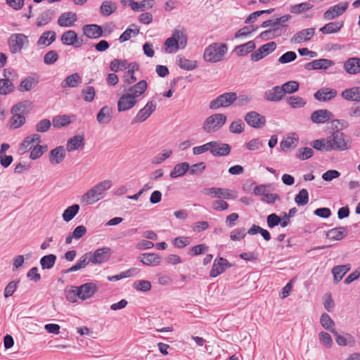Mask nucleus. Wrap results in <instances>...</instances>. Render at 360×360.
I'll return each instance as SVG.
<instances>
[{
    "label": "nucleus",
    "instance_id": "f257e3e1",
    "mask_svg": "<svg viewBox=\"0 0 360 360\" xmlns=\"http://www.w3.org/2000/svg\"><path fill=\"white\" fill-rule=\"evenodd\" d=\"M112 187V181L109 179L102 181L86 192L81 197V203L93 205L105 197V192Z\"/></svg>",
    "mask_w": 360,
    "mask_h": 360
},
{
    "label": "nucleus",
    "instance_id": "f03ea898",
    "mask_svg": "<svg viewBox=\"0 0 360 360\" xmlns=\"http://www.w3.org/2000/svg\"><path fill=\"white\" fill-rule=\"evenodd\" d=\"M327 150L342 151L352 147V139L342 131L336 130L326 137Z\"/></svg>",
    "mask_w": 360,
    "mask_h": 360
},
{
    "label": "nucleus",
    "instance_id": "7ed1b4c3",
    "mask_svg": "<svg viewBox=\"0 0 360 360\" xmlns=\"http://www.w3.org/2000/svg\"><path fill=\"white\" fill-rule=\"evenodd\" d=\"M187 44L186 36L183 30H175L171 37L165 41L166 51L174 53L179 49H184Z\"/></svg>",
    "mask_w": 360,
    "mask_h": 360
},
{
    "label": "nucleus",
    "instance_id": "20e7f679",
    "mask_svg": "<svg viewBox=\"0 0 360 360\" xmlns=\"http://www.w3.org/2000/svg\"><path fill=\"white\" fill-rule=\"evenodd\" d=\"M226 122V116L216 113L207 117L203 122L202 129L207 134L214 133L221 129Z\"/></svg>",
    "mask_w": 360,
    "mask_h": 360
},
{
    "label": "nucleus",
    "instance_id": "39448f33",
    "mask_svg": "<svg viewBox=\"0 0 360 360\" xmlns=\"http://www.w3.org/2000/svg\"><path fill=\"white\" fill-rule=\"evenodd\" d=\"M227 51V47L224 44H212L205 51L204 58L206 61L217 63L220 61Z\"/></svg>",
    "mask_w": 360,
    "mask_h": 360
},
{
    "label": "nucleus",
    "instance_id": "423d86ee",
    "mask_svg": "<svg viewBox=\"0 0 360 360\" xmlns=\"http://www.w3.org/2000/svg\"><path fill=\"white\" fill-rule=\"evenodd\" d=\"M237 99V94L235 92H226L213 99L209 104L211 110H217L220 108H228L231 106Z\"/></svg>",
    "mask_w": 360,
    "mask_h": 360
},
{
    "label": "nucleus",
    "instance_id": "0eeeda50",
    "mask_svg": "<svg viewBox=\"0 0 360 360\" xmlns=\"http://www.w3.org/2000/svg\"><path fill=\"white\" fill-rule=\"evenodd\" d=\"M10 51L12 53L20 52L24 46L29 44L27 37L22 33L12 34L8 41Z\"/></svg>",
    "mask_w": 360,
    "mask_h": 360
},
{
    "label": "nucleus",
    "instance_id": "6e6552de",
    "mask_svg": "<svg viewBox=\"0 0 360 360\" xmlns=\"http://www.w3.org/2000/svg\"><path fill=\"white\" fill-rule=\"evenodd\" d=\"M157 103L154 101H148L132 120V124L141 123L146 121L156 110Z\"/></svg>",
    "mask_w": 360,
    "mask_h": 360
},
{
    "label": "nucleus",
    "instance_id": "1a4fd4ad",
    "mask_svg": "<svg viewBox=\"0 0 360 360\" xmlns=\"http://www.w3.org/2000/svg\"><path fill=\"white\" fill-rule=\"evenodd\" d=\"M245 122L255 129H262L266 125V118L256 111H250L244 117Z\"/></svg>",
    "mask_w": 360,
    "mask_h": 360
},
{
    "label": "nucleus",
    "instance_id": "9d476101",
    "mask_svg": "<svg viewBox=\"0 0 360 360\" xmlns=\"http://www.w3.org/2000/svg\"><path fill=\"white\" fill-rule=\"evenodd\" d=\"M347 2H341L331 6L323 13V18L326 20H333L342 15L348 8Z\"/></svg>",
    "mask_w": 360,
    "mask_h": 360
},
{
    "label": "nucleus",
    "instance_id": "9b49d317",
    "mask_svg": "<svg viewBox=\"0 0 360 360\" xmlns=\"http://www.w3.org/2000/svg\"><path fill=\"white\" fill-rule=\"evenodd\" d=\"M112 255V250L110 248L103 247L98 248L94 252V254L89 257V261L92 264H101L107 262Z\"/></svg>",
    "mask_w": 360,
    "mask_h": 360
},
{
    "label": "nucleus",
    "instance_id": "f8f14e48",
    "mask_svg": "<svg viewBox=\"0 0 360 360\" xmlns=\"http://www.w3.org/2000/svg\"><path fill=\"white\" fill-rule=\"evenodd\" d=\"M77 288L79 292V299L82 300L91 297L98 290L97 285L92 282L82 284Z\"/></svg>",
    "mask_w": 360,
    "mask_h": 360
},
{
    "label": "nucleus",
    "instance_id": "ddd939ff",
    "mask_svg": "<svg viewBox=\"0 0 360 360\" xmlns=\"http://www.w3.org/2000/svg\"><path fill=\"white\" fill-rule=\"evenodd\" d=\"M205 193L212 198H224L225 199H234L236 198V195L233 194L232 191L217 187L205 189Z\"/></svg>",
    "mask_w": 360,
    "mask_h": 360
},
{
    "label": "nucleus",
    "instance_id": "4468645a",
    "mask_svg": "<svg viewBox=\"0 0 360 360\" xmlns=\"http://www.w3.org/2000/svg\"><path fill=\"white\" fill-rule=\"evenodd\" d=\"M137 102L138 101L134 100V98L130 96L129 94L124 93L117 101V110L118 112L129 110L134 108Z\"/></svg>",
    "mask_w": 360,
    "mask_h": 360
},
{
    "label": "nucleus",
    "instance_id": "2eb2a0df",
    "mask_svg": "<svg viewBox=\"0 0 360 360\" xmlns=\"http://www.w3.org/2000/svg\"><path fill=\"white\" fill-rule=\"evenodd\" d=\"M231 146L221 141H212L210 153L213 156H226L230 153Z\"/></svg>",
    "mask_w": 360,
    "mask_h": 360
},
{
    "label": "nucleus",
    "instance_id": "dca6fc26",
    "mask_svg": "<svg viewBox=\"0 0 360 360\" xmlns=\"http://www.w3.org/2000/svg\"><path fill=\"white\" fill-rule=\"evenodd\" d=\"M338 95L335 89L331 88H321L314 95L315 99L321 102H326L332 100Z\"/></svg>",
    "mask_w": 360,
    "mask_h": 360
},
{
    "label": "nucleus",
    "instance_id": "f3484780",
    "mask_svg": "<svg viewBox=\"0 0 360 360\" xmlns=\"http://www.w3.org/2000/svg\"><path fill=\"white\" fill-rule=\"evenodd\" d=\"M333 117V113L325 109L317 110L311 115V121L316 124L325 123Z\"/></svg>",
    "mask_w": 360,
    "mask_h": 360
},
{
    "label": "nucleus",
    "instance_id": "a211bd4d",
    "mask_svg": "<svg viewBox=\"0 0 360 360\" xmlns=\"http://www.w3.org/2000/svg\"><path fill=\"white\" fill-rule=\"evenodd\" d=\"M147 86L146 80H141L136 84L127 89L125 93L129 94L130 96H132L134 100H137V98L141 96L146 91Z\"/></svg>",
    "mask_w": 360,
    "mask_h": 360
},
{
    "label": "nucleus",
    "instance_id": "6ab92c4d",
    "mask_svg": "<svg viewBox=\"0 0 360 360\" xmlns=\"http://www.w3.org/2000/svg\"><path fill=\"white\" fill-rule=\"evenodd\" d=\"M335 63L329 59L321 58L314 60L305 65L307 70H326L332 67Z\"/></svg>",
    "mask_w": 360,
    "mask_h": 360
},
{
    "label": "nucleus",
    "instance_id": "aec40b11",
    "mask_svg": "<svg viewBox=\"0 0 360 360\" xmlns=\"http://www.w3.org/2000/svg\"><path fill=\"white\" fill-rule=\"evenodd\" d=\"M82 31L89 39H97L103 35L102 27L96 24L85 25L82 27Z\"/></svg>",
    "mask_w": 360,
    "mask_h": 360
},
{
    "label": "nucleus",
    "instance_id": "412c9836",
    "mask_svg": "<svg viewBox=\"0 0 360 360\" xmlns=\"http://www.w3.org/2000/svg\"><path fill=\"white\" fill-rule=\"evenodd\" d=\"M314 28L304 29L294 34L291 39V41L295 44H301L310 40L314 35Z\"/></svg>",
    "mask_w": 360,
    "mask_h": 360
},
{
    "label": "nucleus",
    "instance_id": "4be33fe9",
    "mask_svg": "<svg viewBox=\"0 0 360 360\" xmlns=\"http://www.w3.org/2000/svg\"><path fill=\"white\" fill-rule=\"evenodd\" d=\"M230 266L229 262L224 258L220 257L218 260L215 259L210 270V276L213 278L217 277L224 272L226 267Z\"/></svg>",
    "mask_w": 360,
    "mask_h": 360
},
{
    "label": "nucleus",
    "instance_id": "5701e85b",
    "mask_svg": "<svg viewBox=\"0 0 360 360\" xmlns=\"http://www.w3.org/2000/svg\"><path fill=\"white\" fill-rule=\"evenodd\" d=\"M61 42L68 46H73L75 47H80L82 43L78 41L77 33L73 30L65 32L61 36Z\"/></svg>",
    "mask_w": 360,
    "mask_h": 360
},
{
    "label": "nucleus",
    "instance_id": "b1692460",
    "mask_svg": "<svg viewBox=\"0 0 360 360\" xmlns=\"http://www.w3.org/2000/svg\"><path fill=\"white\" fill-rule=\"evenodd\" d=\"M113 110L108 105H105L101 108L96 115V120L101 124H108L112 117Z\"/></svg>",
    "mask_w": 360,
    "mask_h": 360
},
{
    "label": "nucleus",
    "instance_id": "393cba45",
    "mask_svg": "<svg viewBox=\"0 0 360 360\" xmlns=\"http://www.w3.org/2000/svg\"><path fill=\"white\" fill-rule=\"evenodd\" d=\"M41 140L40 135H39L38 134H32L25 138L22 143L20 144L19 150L22 153H25L27 150L32 149V144H39L41 143Z\"/></svg>",
    "mask_w": 360,
    "mask_h": 360
},
{
    "label": "nucleus",
    "instance_id": "a878e982",
    "mask_svg": "<svg viewBox=\"0 0 360 360\" xmlns=\"http://www.w3.org/2000/svg\"><path fill=\"white\" fill-rule=\"evenodd\" d=\"M65 158V150L60 146L52 149L49 153V161L51 164H60Z\"/></svg>",
    "mask_w": 360,
    "mask_h": 360
},
{
    "label": "nucleus",
    "instance_id": "bb28decb",
    "mask_svg": "<svg viewBox=\"0 0 360 360\" xmlns=\"http://www.w3.org/2000/svg\"><path fill=\"white\" fill-rule=\"evenodd\" d=\"M138 259L147 266H158L161 262V257L155 253H143Z\"/></svg>",
    "mask_w": 360,
    "mask_h": 360
},
{
    "label": "nucleus",
    "instance_id": "cd10ccee",
    "mask_svg": "<svg viewBox=\"0 0 360 360\" xmlns=\"http://www.w3.org/2000/svg\"><path fill=\"white\" fill-rule=\"evenodd\" d=\"M77 21V15L73 12H65L62 13L58 19V24L60 27H72Z\"/></svg>",
    "mask_w": 360,
    "mask_h": 360
},
{
    "label": "nucleus",
    "instance_id": "c85d7f7f",
    "mask_svg": "<svg viewBox=\"0 0 360 360\" xmlns=\"http://www.w3.org/2000/svg\"><path fill=\"white\" fill-rule=\"evenodd\" d=\"M345 70L350 75H356L360 72V58H350L344 63Z\"/></svg>",
    "mask_w": 360,
    "mask_h": 360
},
{
    "label": "nucleus",
    "instance_id": "c756f323",
    "mask_svg": "<svg viewBox=\"0 0 360 360\" xmlns=\"http://www.w3.org/2000/svg\"><path fill=\"white\" fill-rule=\"evenodd\" d=\"M284 95L281 86H276L265 92L264 98L269 101L277 102L281 101Z\"/></svg>",
    "mask_w": 360,
    "mask_h": 360
},
{
    "label": "nucleus",
    "instance_id": "7c9ffc66",
    "mask_svg": "<svg viewBox=\"0 0 360 360\" xmlns=\"http://www.w3.org/2000/svg\"><path fill=\"white\" fill-rule=\"evenodd\" d=\"M335 337V341L339 346L345 347L349 346L353 347L355 345V340L354 337L349 334L346 333L345 335L339 334L336 330L333 333Z\"/></svg>",
    "mask_w": 360,
    "mask_h": 360
},
{
    "label": "nucleus",
    "instance_id": "2f4dec72",
    "mask_svg": "<svg viewBox=\"0 0 360 360\" xmlns=\"http://www.w3.org/2000/svg\"><path fill=\"white\" fill-rule=\"evenodd\" d=\"M56 39V34L54 31H46L39 37L37 44L39 47L48 46Z\"/></svg>",
    "mask_w": 360,
    "mask_h": 360
},
{
    "label": "nucleus",
    "instance_id": "473e14b6",
    "mask_svg": "<svg viewBox=\"0 0 360 360\" xmlns=\"http://www.w3.org/2000/svg\"><path fill=\"white\" fill-rule=\"evenodd\" d=\"M347 235V229L345 226L331 229L328 231L326 237L332 240H340Z\"/></svg>",
    "mask_w": 360,
    "mask_h": 360
},
{
    "label": "nucleus",
    "instance_id": "72a5a7b5",
    "mask_svg": "<svg viewBox=\"0 0 360 360\" xmlns=\"http://www.w3.org/2000/svg\"><path fill=\"white\" fill-rule=\"evenodd\" d=\"M344 25L343 21L339 20L330 22L326 24L319 29V31L323 34H335L338 32Z\"/></svg>",
    "mask_w": 360,
    "mask_h": 360
},
{
    "label": "nucleus",
    "instance_id": "f704fd0d",
    "mask_svg": "<svg viewBox=\"0 0 360 360\" xmlns=\"http://www.w3.org/2000/svg\"><path fill=\"white\" fill-rule=\"evenodd\" d=\"M84 145V137L81 135H75L68 139L66 143V150L68 152H72L78 150Z\"/></svg>",
    "mask_w": 360,
    "mask_h": 360
},
{
    "label": "nucleus",
    "instance_id": "c9c22d12",
    "mask_svg": "<svg viewBox=\"0 0 360 360\" xmlns=\"http://www.w3.org/2000/svg\"><path fill=\"white\" fill-rule=\"evenodd\" d=\"M341 96L347 101H360V86H354L344 90Z\"/></svg>",
    "mask_w": 360,
    "mask_h": 360
},
{
    "label": "nucleus",
    "instance_id": "e433bc0d",
    "mask_svg": "<svg viewBox=\"0 0 360 360\" xmlns=\"http://www.w3.org/2000/svg\"><path fill=\"white\" fill-rule=\"evenodd\" d=\"M139 65L136 63H129L127 66V71L124 75V82L127 84H131L136 81L134 76V72L138 70Z\"/></svg>",
    "mask_w": 360,
    "mask_h": 360
},
{
    "label": "nucleus",
    "instance_id": "4c0bfd02",
    "mask_svg": "<svg viewBox=\"0 0 360 360\" xmlns=\"http://www.w3.org/2000/svg\"><path fill=\"white\" fill-rule=\"evenodd\" d=\"M350 264L335 266L332 269V274L334 276V282L338 283L343 276L350 270Z\"/></svg>",
    "mask_w": 360,
    "mask_h": 360
},
{
    "label": "nucleus",
    "instance_id": "58836bf2",
    "mask_svg": "<svg viewBox=\"0 0 360 360\" xmlns=\"http://www.w3.org/2000/svg\"><path fill=\"white\" fill-rule=\"evenodd\" d=\"M81 83V77L77 72L73 73L68 77L61 82L63 88H74L77 87Z\"/></svg>",
    "mask_w": 360,
    "mask_h": 360
},
{
    "label": "nucleus",
    "instance_id": "ea45409f",
    "mask_svg": "<svg viewBox=\"0 0 360 360\" xmlns=\"http://www.w3.org/2000/svg\"><path fill=\"white\" fill-rule=\"evenodd\" d=\"M38 84V79L33 77H25L20 84L18 90L20 91H29L33 89Z\"/></svg>",
    "mask_w": 360,
    "mask_h": 360
},
{
    "label": "nucleus",
    "instance_id": "a19ab883",
    "mask_svg": "<svg viewBox=\"0 0 360 360\" xmlns=\"http://www.w3.org/2000/svg\"><path fill=\"white\" fill-rule=\"evenodd\" d=\"M90 253H86L84 255H82L79 260L77 261V264L73 265L72 267L66 269L65 271V273L68 274L73 271H77L80 269H84L88 264L90 262L89 255Z\"/></svg>",
    "mask_w": 360,
    "mask_h": 360
},
{
    "label": "nucleus",
    "instance_id": "79ce46f5",
    "mask_svg": "<svg viewBox=\"0 0 360 360\" xmlns=\"http://www.w3.org/2000/svg\"><path fill=\"white\" fill-rule=\"evenodd\" d=\"M189 169V164L184 162L176 164L170 172V176L176 179L184 176Z\"/></svg>",
    "mask_w": 360,
    "mask_h": 360
},
{
    "label": "nucleus",
    "instance_id": "37998d69",
    "mask_svg": "<svg viewBox=\"0 0 360 360\" xmlns=\"http://www.w3.org/2000/svg\"><path fill=\"white\" fill-rule=\"evenodd\" d=\"M31 108V103L25 101L23 102L18 103L13 106L11 109V113L13 115H24L27 113Z\"/></svg>",
    "mask_w": 360,
    "mask_h": 360
},
{
    "label": "nucleus",
    "instance_id": "c03bdc74",
    "mask_svg": "<svg viewBox=\"0 0 360 360\" xmlns=\"http://www.w3.org/2000/svg\"><path fill=\"white\" fill-rule=\"evenodd\" d=\"M55 15L54 11L46 10L43 11L37 19L36 25L38 27L46 25L51 21Z\"/></svg>",
    "mask_w": 360,
    "mask_h": 360
},
{
    "label": "nucleus",
    "instance_id": "a18cd8bd",
    "mask_svg": "<svg viewBox=\"0 0 360 360\" xmlns=\"http://www.w3.org/2000/svg\"><path fill=\"white\" fill-rule=\"evenodd\" d=\"M255 47L256 45L254 41H249L247 43L237 46L235 48V51L238 56H244L254 50Z\"/></svg>",
    "mask_w": 360,
    "mask_h": 360
},
{
    "label": "nucleus",
    "instance_id": "49530a36",
    "mask_svg": "<svg viewBox=\"0 0 360 360\" xmlns=\"http://www.w3.org/2000/svg\"><path fill=\"white\" fill-rule=\"evenodd\" d=\"M139 32V28L136 25H131L119 37L120 43L129 40L136 37Z\"/></svg>",
    "mask_w": 360,
    "mask_h": 360
},
{
    "label": "nucleus",
    "instance_id": "de8ad7c7",
    "mask_svg": "<svg viewBox=\"0 0 360 360\" xmlns=\"http://www.w3.org/2000/svg\"><path fill=\"white\" fill-rule=\"evenodd\" d=\"M117 4L112 1H104L100 7V13L104 16H108L115 12Z\"/></svg>",
    "mask_w": 360,
    "mask_h": 360
},
{
    "label": "nucleus",
    "instance_id": "09e8293b",
    "mask_svg": "<svg viewBox=\"0 0 360 360\" xmlns=\"http://www.w3.org/2000/svg\"><path fill=\"white\" fill-rule=\"evenodd\" d=\"M176 64L181 68L186 70H193L197 68V62L195 60H188L182 56H177Z\"/></svg>",
    "mask_w": 360,
    "mask_h": 360
},
{
    "label": "nucleus",
    "instance_id": "8fccbe9b",
    "mask_svg": "<svg viewBox=\"0 0 360 360\" xmlns=\"http://www.w3.org/2000/svg\"><path fill=\"white\" fill-rule=\"evenodd\" d=\"M298 141V137L295 136V134L288 136L285 139L282 140L280 143L281 149L283 151H286L290 148H295Z\"/></svg>",
    "mask_w": 360,
    "mask_h": 360
},
{
    "label": "nucleus",
    "instance_id": "3c124183",
    "mask_svg": "<svg viewBox=\"0 0 360 360\" xmlns=\"http://www.w3.org/2000/svg\"><path fill=\"white\" fill-rule=\"evenodd\" d=\"M155 5L154 0H143L141 1H135L133 3L132 9L135 12L144 11L147 9L152 8Z\"/></svg>",
    "mask_w": 360,
    "mask_h": 360
},
{
    "label": "nucleus",
    "instance_id": "603ef678",
    "mask_svg": "<svg viewBox=\"0 0 360 360\" xmlns=\"http://www.w3.org/2000/svg\"><path fill=\"white\" fill-rule=\"evenodd\" d=\"M290 18V15H285L276 19L271 20L272 23L271 25L270 30H272L273 32L276 33L280 27H285L286 25L285 23Z\"/></svg>",
    "mask_w": 360,
    "mask_h": 360
},
{
    "label": "nucleus",
    "instance_id": "864d4df0",
    "mask_svg": "<svg viewBox=\"0 0 360 360\" xmlns=\"http://www.w3.org/2000/svg\"><path fill=\"white\" fill-rule=\"evenodd\" d=\"M79 205L77 204L72 205L65 209L63 213V219L68 222L71 221L79 212Z\"/></svg>",
    "mask_w": 360,
    "mask_h": 360
},
{
    "label": "nucleus",
    "instance_id": "5fc2aeb1",
    "mask_svg": "<svg viewBox=\"0 0 360 360\" xmlns=\"http://www.w3.org/2000/svg\"><path fill=\"white\" fill-rule=\"evenodd\" d=\"M314 5L309 2H303L290 6V11L294 14H300L311 9Z\"/></svg>",
    "mask_w": 360,
    "mask_h": 360
},
{
    "label": "nucleus",
    "instance_id": "6e6d98bb",
    "mask_svg": "<svg viewBox=\"0 0 360 360\" xmlns=\"http://www.w3.org/2000/svg\"><path fill=\"white\" fill-rule=\"evenodd\" d=\"M56 261V256L55 255L50 254L41 258L40 264L43 269H50L54 266Z\"/></svg>",
    "mask_w": 360,
    "mask_h": 360
},
{
    "label": "nucleus",
    "instance_id": "4d7b16f0",
    "mask_svg": "<svg viewBox=\"0 0 360 360\" xmlns=\"http://www.w3.org/2000/svg\"><path fill=\"white\" fill-rule=\"evenodd\" d=\"M320 323L326 330H329L332 333L335 331L334 328L335 323L328 314H322L320 319Z\"/></svg>",
    "mask_w": 360,
    "mask_h": 360
},
{
    "label": "nucleus",
    "instance_id": "13d9d810",
    "mask_svg": "<svg viewBox=\"0 0 360 360\" xmlns=\"http://www.w3.org/2000/svg\"><path fill=\"white\" fill-rule=\"evenodd\" d=\"M14 91V85L8 79H0V94L6 95Z\"/></svg>",
    "mask_w": 360,
    "mask_h": 360
},
{
    "label": "nucleus",
    "instance_id": "bf43d9fd",
    "mask_svg": "<svg viewBox=\"0 0 360 360\" xmlns=\"http://www.w3.org/2000/svg\"><path fill=\"white\" fill-rule=\"evenodd\" d=\"M295 202L298 206H303L309 202V193L307 189H301L295 197Z\"/></svg>",
    "mask_w": 360,
    "mask_h": 360
},
{
    "label": "nucleus",
    "instance_id": "052dcab7",
    "mask_svg": "<svg viewBox=\"0 0 360 360\" xmlns=\"http://www.w3.org/2000/svg\"><path fill=\"white\" fill-rule=\"evenodd\" d=\"M129 63L126 60L114 59L111 61L110 68L112 72L127 70Z\"/></svg>",
    "mask_w": 360,
    "mask_h": 360
},
{
    "label": "nucleus",
    "instance_id": "680f3d73",
    "mask_svg": "<svg viewBox=\"0 0 360 360\" xmlns=\"http://www.w3.org/2000/svg\"><path fill=\"white\" fill-rule=\"evenodd\" d=\"M245 129V124L240 119L233 121L229 126V131L232 134H241Z\"/></svg>",
    "mask_w": 360,
    "mask_h": 360
},
{
    "label": "nucleus",
    "instance_id": "e2e57ef3",
    "mask_svg": "<svg viewBox=\"0 0 360 360\" xmlns=\"http://www.w3.org/2000/svg\"><path fill=\"white\" fill-rule=\"evenodd\" d=\"M82 95L84 101L91 103L96 96V91L93 86H88L82 89Z\"/></svg>",
    "mask_w": 360,
    "mask_h": 360
},
{
    "label": "nucleus",
    "instance_id": "0e129e2a",
    "mask_svg": "<svg viewBox=\"0 0 360 360\" xmlns=\"http://www.w3.org/2000/svg\"><path fill=\"white\" fill-rule=\"evenodd\" d=\"M70 118L68 115H63L61 116H56L53 119V125L56 128H60L68 125L70 123Z\"/></svg>",
    "mask_w": 360,
    "mask_h": 360
},
{
    "label": "nucleus",
    "instance_id": "69168bd1",
    "mask_svg": "<svg viewBox=\"0 0 360 360\" xmlns=\"http://www.w3.org/2000/svg\"><path fill=\"white\" fill-rule=\"evenodd\" d=\"M132 286L136 290L141 292H148L151 289L150 282L146 280L136 281Z\"/></svg>",
    "mask_w": 360,
    "mask_h": 360
},
{
    "label": "nucleus",
    "instance_id": "338daca9",
    "mask_svg": "<svg viewBox=\"0 0 360 360\" xmlns=\"http://www.w3.org/2000/svg\"><path fill=\"white\" fill-rule=\"evenodd\" d=\"M287 102L293 108H302L306 104V101L298 96H290L287 99Z\"/></svg>",
    "mask_w": 360,
    "mask_h": 360
},
{
    "label": "nucleus",
    "instance_id": "774afa93",
    "mask_svg": "<svg viewBox=\"0 0 360 360\" xmlns=\"http://www.w3.org/2000/svg\"><path fill=\"white\" fill-rule=\"evenodd\" d=\"M25 122V117L24 115H13L9 120L10 126L11 128L18 129L22 126Z\"/></svg>",
    "mask_w": 360,
    "mask_h": 360
}]
</instances>
